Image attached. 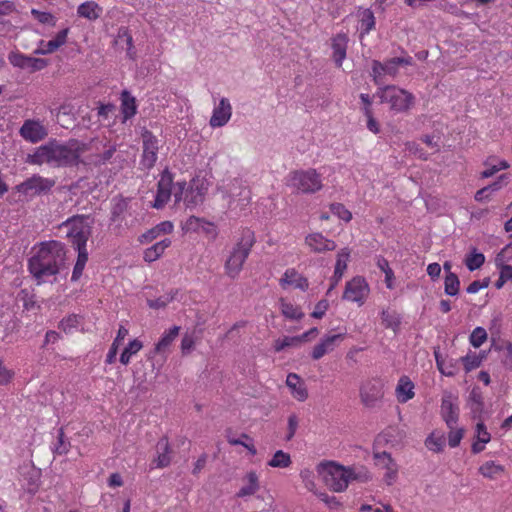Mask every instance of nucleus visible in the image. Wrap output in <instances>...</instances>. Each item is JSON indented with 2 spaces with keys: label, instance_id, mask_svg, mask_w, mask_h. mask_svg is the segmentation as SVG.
<instances>
[{
  "label": "nucleus",
  "instance_id": "f257e3e1",
  "mask_svg": "<svg viewBox=\"0 0 512 512\" xmlns=\"http://www.w3.org/2000/svg\"><path fill=\"white\" fill-rule=\"evenodd\" d=\"M85 146L82 141L70 139L67 142L50 141L28 154L26 162L34 165L48 164L52 167L76 166L81 163Z\"/></svg>",
  "mask_w": 512,
  "mask_h": 512
},
{
  "label": "nucleus",
  "instance_id": "f03ea898",
  "mask_svg": "<svg viewBox=\"0 0 512 512\" xmlns=\"http://www.w3.org/2000/svg\"><path fill=\"white\" fill-rule=\"evenodd\" d=\"M65 247L59 241L41 243L35 254L29 260V271L38 283L47 281L58 274L60 266L65 261Z\"/></svg>",
  "mask_w": 512,
  "mask_h": 512
},
{
  "label": "nucleus",
  "instance_id": "7ed1b4c3",
  "mask_svg": "<svg viewBox=\"0 0 512 512\" xmlns=\"http://www.w3.org/2000/svg\"><path fill=\"white\" fill-rule=\"evenodd\" d=\"M317 472L327 487L334 492H343L352 481L367 482L371 475L363 467H344L335 462H321Z\"/></svg>",
  "mask_w": 512,
  "mask_h": 512
},
{
  "label": "nucleus",
  "instance_id": "20e7f679",
  "mask_svg": "<svg viewBox=\"0 0 512 512\" xmlns=\"http://www.w3.org/2000/svg\"><path fill=\"white\" fill-rule=\"evenodd\" d=\"M254 243V233L249 229L243 230L224 265L225 273L230 278H236L239 275Z\"/></svg>",
  "mask_w": 512,
  "mask_h": 512
},
{
  "label": "nucleus",
  "instance_id": "39448f33",
  "mask_svg": "<svg viewBox=\"0 0 512 512\" xmlns=\"http://www.w3.org/2000/svg\"><path fill=\"white\" fill-rule=\"evenodd\" d=\"M85 146L81 163L85 165L101 166L111 160L117 150V144L106 137H95L88 142L82 141Z\"/></svg>",
  "mask_w": 512,
  "mask_h": 512
},
{
  "label": "nucleus",
  "instance_id": "423d86ee",
  "mask_svg": "<svg viewBox=\"0 0 512 512\" xmlns=\"http://www.w3.org/2000/svg\"><path fill=\"white\" fill-rule=\"evenodd\" d=\"M208 188L209 183L204 178H194L188 188H186L185 182H177L174 184L175 202L183 200L187 208H194L203 203Z\"/></svg>",
  "mask_w": 512,
  "mask_h": 512
},
{
  "label": "nucleus",
  "instance_id": "0eeeda50",
  "mask_svg": "<svg viewBox=\"0 0 512 512\" xmlns=\"http://www.w3.org/2000/svg\"><path fill=\"white\" fill-rule=\"evenodd\" d=\"M376 96L381 103L388 104L390 109L396 113L408 111L415 101L412 93L395 85L378 88Z\"/></svg>",
  "mask_w": 512,
  "mask_h": 512
},
{
  "label": "nucleus",
  "instance_id": "6e6552de",
  "mask_svg": "<svg viewBox=\"0 0 512 512\" xmlns=\"http://www.w3.org/2000/svg\"><path fill=\"white\" fill-rule=\"evenodd\" d=\"M286 185L306 194L315 193L323 187L321 175L315 169L290 172L286 177Z\"/></svg>",
  "mask_w": 512,
  "mask_h": 512
},
{
  "label": "nucleus",
  "instance_id": "1a4fd4ad",
  "mask_svg": "<svg viewBox=\"0 0 512 512\" xmlns=\"http://www.w3.org/2000/svg\"><path fill=\"white\" fill-rule=\"evenodd\" d=\"M62 227L66 229V236L75 249L86 248L87 241L91 235V222L88 217H72L65 221Z\"/></svg>",
  "mask_w": 512,
  "mask_h": 512
},
{
  "label": "nucleus",
  "instance_id": "9d476101",
  "mask_svg": "<svg viewBox=\"0 0 512 512\" xmlns=\"http://www.w3.org/2000/svg\"><path fill=\"white\" fill-rule=\"evenodd\" d=\"M385 380L381 377H371L364 380L359 388L361 403L366 408L380 405L385 395Z\"/></svg>",
  "mask_w": 512,
  "mask_h": 512
},
{
  "label": "nucleus",
  "instance_id": "9b49d317",
  "mask_svg": "<svg viewBox=\"0 0 512 512\" xmlns=\"http://www.w3.org/2000/svg\"><path fill=\"white\" fill-rule=\"evenodd\" d=\"M411 57H395L384 61L383 63L373 60L371 66V76L377 85L382 84L384 76L395 77L399 72V67L403 65H410Z\"/></svg>",
  "mask_w": 512,
  "mask_h": 512
},
{
  "label": "nucleus",
  "instance_id": "f8f14e48",
  "mask_svg": "<svg viewBox=\"0 0 512 512\" xmlns=\"http://www.w3.org/2000/svg\"><path fill=\"white\" fill-rule=\"evenodd\" d=\"M223 197L229 200L230 206L242 207L248 204L251 198L249 188L241 179H232L221 187Z\"/></svg>",
  "mask_w": 512,
  "mask_h": 512
},
{
  "label": "nucleus",
  "instance_id": "ddd939ff",
  "mask_svg": "<svg viewBox=\"0 0 512 512\" xmlns=\"http://www.w3.org/2000/svg\"><path fill=\"white\" fill-rule=\"evenodd\" d=\"M370 294V287L362 276H355L345 285L342 298L362 306Z\"/></svg>",
  "mask_w": 512,
  "mask_h": 512
},
{
  "label": "nucleus",
  "instance_id": "4468645a",
  "mask_svg": "<svg viewBox=\"0 0 512 512\" xmlns=\"http://www.w3.org/2000/svg\"><path fill=\"white\" fill-rule=\"evenodd\" d=\"M55 185L51 178H45L40 175H33L21 184L17 185V191L25 197L32 198L36 195L48 192Z\"/></svg>",
  "mask_w": 512,
  "mask_h": 512
},
{
  "label": "nucleus",
  "instance_id": "2eb2a0df",
  "mask_svg": "<svg viewBox=\"0 0 512 512\" xmlns=\"http://www.w3.org/2000/svg\"><path fill=\"white\" fill-rule=\"evenodd\" d=\"M440 414L448 428H452L457 424L459 418V405L458 396L456 394L450 391L443 392Z\"/></svg>",
  "mask_w": 512,
  "mask_h": 512
},
{
  "label": "nucleus",
  "instance_id": "dca6fc26",
  "mask_svg": "<svg viewBox=\"0 0 512 512\" xmlns=\"http://www.w3.org/2000/svg\"><path fill=\"white\" fill-rule=\"evenodd\" d=\"M182 230L186 233H202L209 239H216L218 235L217 227L214 223L205 220L204 218L190 216L183 224Z\"/></svg>",
  "mask_w": 512,
  "mask_h": 512
},
{
  "label": "nucleus",
  "instance_id": "f3484780",
  "mask_svg": "<svg viewBox=\"0 0 512 512\" xmlns=\"http://www.w3.org/2000/svg\"><path fill=\"white\" fill-rule=\"evenodd\" d=\"M143 138V153L141 165L146 169H151L156 161L159 150L158 139L151 132L145 131L142 134Z\"/></svg>",
  "mask_w": 512,
  "mask_h": 512
},
{
  "label": "nucleus",
  "instance_id": "a211bd4d",
  "mask_svg": "<svg viewBox=\"0 0 512 512\" xmlns=\"http://www.w3.org/2000/svg\"><path fill=\"white\" fill-rule=\"evenodd\" d=\"M174 194V185L172 174L165 170L158 181L157 192L153 207L156 209L163 208L169 201L171 194Z\"/></svg>",
  "mask_w": 512,
  "mask_h": 512
},
{
  "label": "nucleus",
  "instance_id": "6ab92c4d",
  "mask_svg": "<svg viewBox=\"0 0 512 512\" xmlns=\"http://www.w3.org/2000/svg\"><path fill=\"white\" fill-rule=\"evenodd\" d=\"M19 133L24 140L30 143L40 142L48 134L47 129L41 123V121L34 119H28L24 121L19 130Z\"/></svg>",
  "mask_w": 512,
  "mask_h": 512
},
{
  "label": "nucleus",
  "instance_id": "aec40b11",
  "mask_svg": "<svg viewBox=\"0 0 512 512\" xmlns=\"http://www.w3.org/2000/svg\"><path fill=\"white\" fill-rule=\"evenodd\" d=\"M232 117V106L228 98L222 97L217 105L214 106L209 125L212 128L225 126Z\"/></svg>",
  "mask_w": 512,
  "mask_h": 512
},
{
  "label": "nucleus",
  "instance_id": "412c9836",
  "mask_svg": "<svg viewBox=\"0 0 512 512\" xmlns=\"http://www.w3.org/2000/svg\"><path fill=\"white\" fill-rule=\"evenodd\" d=\"M8 60L10 64L14 67H18L21 69L28 68L32 71L42 70L48 64L45 59L30 57L20 52L14 51L8 54Z\"/></svg>",
  "mask_w": 512,
  "mask_h": 512
},
{
  "label": "nucleus",
  "instance_id": "4be33fe9",
  "mask_svg": "<svg viewBox=\"0 0 512 512\" xmlns=\"http://www.w3.org/2000/svg\"><path fill=\"white\" fill-rule=\"evenodd\" d=\"M345 333L325 335L320 342L314 346L311 357L313 360H319L326 354L332 352L335 347L344 340Z\"/></svg>",
  "mask_w": 512,
  "mask_h": 512
},
{
  "label": "nucleus",
  "instance_id": "5701e85b",
  "mask_svg": "<svg viewBox=\"0 0 512 512\" xmlns=\"http://www.w3.org/2000/svg\"><path fill=\"white\" fill-rule=\"evenodd\" d=\"M279 285L283 289L292 287L301 291H306L309 288L308 279L294 268H289L284 272L279 280Z\"/></svg>",
  "mask_w": 512,
  "mask_h": 512
},
{
  "label": "nucleus",
  "instance_id": "b1692460",
  "mask_svg": "<svg viewBox=\"0 0 512 512\" xmlns=\"http://www.w3.org/2000/svg\"><path fill=\"white\" fill-rule=\"evenodd\" d=\"M376 465L385 469L384 480L388 485L395 482L397 478L398 468L391 455L387 452H378L374 454Z\"/></svg>",
  "mask_w": 512,
  "mask_h": 512
},
{
  "label": "nucleus",
  "instance_id": "393cba45",
  "mask_svg": "<svg viewBox=\"0 0 512 512\" xmlns=\"http://www.w3.org/2000/svg\"><path fill=\"white\" fill-rule=\"evenodd\" d=\"M305 244L315 253L333 251L336 248V243L333 240L326 238L319 232L308 234L305 237Z\"/></svg>",
  "mask_w": 512,
  "mask_h": 512
},
{
  "label": "nucleus",
  "instance_id": "a878e982",
  "mask_svg": "<svg viewBox=\"0 0 512 512\" xmlns=\"http://www.w3.org/2000/svg\"><path fill=\"white\" fill-rule=\"evenodd\" d=\"M286 386L294 399L304 402L308 399V389L303 379L296 373H289L286 377Z\"/></svg>",
  "mask_w": 512,
  "mask_h": 512
},
{
  "label": "nucleus",
  "instance_id": "bb28decb",
  "mask_svg": "<svg viewBox=\"0 0 512 512\" xmlns=\"http://www.w3.org/2000/svg\"><path fill=\"white\" fill-rule=\"evenodd\" d=\"M467 408L472 418L475 420H483L485 414L484 399L479 388H473L467 399Z\"/></svg>",
  "mask_w": 512,
  "mask_h": 512
},
{
  "label": "nucleus",
  "instance_id": "cd10ccee",
  "mask_svg": "<svg viewBox=\"0 0 512 512\" xmlns=\"http://www.w3.org/2000/svg\"><path fill=\"white\" fill-rule=\"evenodd\" d=\"M180 326L174 325L165 330L161 335L159 341L155 344L153 354L166 355L173 342L176 340L180 333Z\"/></svg>",
  "mask_w": 512,
  "mask_h": 512
},
{
  "label": "nucleus",
  "instance_id": "c85d7f7f",
  "mask_svg": "<svg viewBox=\"0 0 512 512\" xmlns=\"http://www.w3.org/2000/svg\"><path fill=\"white\" fill-rule=\"evenodd\" d=\"M414 383L408 376H401L395 388V395L399 403H407L415 396Z\"/></svg>",
  "mask_w": 512,
  "mask_h": 512
},
{
  "label": "nucleus",
  "instance_id": "c756f323",
  "mask_svg": "<svg viewBox=\"0 0 512 512\" xmlns=\"http://www.w3.org/2000/svg\"><path fill=\"white\" fill-rule=\"evenodd\" d=\"M103 8L95 1H86L77 8V15L89 21H96L101 17Z\"/></svg>",
  "mask_w": 512,
  "mask_h": 512
},
{
  "label": "nucleus",
  "instance_id": "7c9ffc66",
  "mask_svg": "<svg viewBox=\"0 0 512 512\" xmlns=\"http://www.w3.org/2000/svg\"><path fill=\"white\" fill-rule=\"evenodd\" d=\"M348 38L345 34H337L332 39L333 59L338 67L342 66L346 58Z\"/></svg>",
  "mask_w": 512,
  "mask_h": 512
},
{
  "label": "nucleus",
  "instance_id": "2f4dec72",
  "mask_svg": "<svg viewBox=\"0 0 512 512\" xmlns=\"http://www.w3.org/2000/svg\"><path fill=\"white\" fill-rule=\"evenodd\" d=\"M475 433L476 441L472 445V451L477 454L482 452L485 448V445L490 442L491 435L484 425L483 420H478Z\"/></svg>",
  "mask_w": 512,
  "mask_h": 512
},
{
  "label": "nucleus",
  "instance_id": "473e14b6",
  "mask_svg": "<svg viewBox=\"0 0 512 512\" xmlns=\"http://www.w3.org/2000/svg\"><path fill=\"white\" fill-rule=\"evenodd\" d=\"M156 450H157V457L155 459L156 466L158 468L167 467L171 462V456H170L171 450H170L169 441L166 437H163L158 441V443L156 445Z\"/></svg>",
  "mask_w": 512,
  "mask_h": 512
},
{
  "label": "nucleus",
  "instance_id": "72a5a7b5",
  "mask_svg": "<svg viewBox=\"0 0 512 512\" xmlns=\"http://www.w3.org/2000/svg\"><path fill=\"white\" fill-rule=\"evenodd\" d=\"M171 245V240L163 239L144 251L143 258L146 262H154L159 259L165 250Z\"/></svg>",
  "mask_w": 512,
  "mask_h": 512
},
{
  "label": "nucleus",
  "instance_id": "f704fd0d",
  "mask_svg": "<svg viewBox=\"0 0 512 512\" xmlns=\"http://www.w3.org/2000/svg\"><path fill=\"white\" fill-rule=\"evenodd\" d=\"M121 112L123 114V122L132 118L137 112L135 97L128 91H123L121 94Z\"/></svg>",
  "mask_w": 512,
  "mask_h": 512
},
{
  "label": "nucleus",
  "instance_id": "c9c22d12",
  "mask_svg": "<svg viewBox=\"0 0 512 512\" xmlns=\"http://www.w3.org/2000/svg\"><path fill=\"white\" fill-rule=\"evenodd\" d=\"M279 309L281 314L288 320H300L304 316L300 307L288 302L286 299L281 298L279 300Z\"/></svg>",
  "mask_w": 512,
  "mask_h": 512
},
{
  "label": "nucleus",
  "instance_id": "e433bc0d",
  "mask_svg": "<svg viewBox=\"0 0 512 512\" xmlns=\"http://www.w3.org/2000/svg\"><path fill=\"white\" fill-rule=\"evenodd\" d=\"M350 258V250L348 248H343L337 253V259L334 269V278H336V282H339L343 277L348 261Z\"/></svg>",
  "mask_w": 512,
  "mask_h": 512
},
{
  "label": "nucleus",
  "instance_id": "4c0bfd02",
  "mask_svg": "<svg viewBox=\"0 0 512 512\" xmlns=\"http://www.w3.org/2000/svg\"><path fill=\"white\" fill-rule=\"evenodd\" d=\"M128 329L122 325H120L118 331H117V335L107 353V356H106V360L105 362L107 364H112L115 362L116 360V355L118 353V348L120 346V344L122 343V341L125 339V337L128 335Z\"/></svg>",
  "mask_w": 512,
  "mask_h": 512
},
{
  "label": "nucleus",
  "instance_id": "58836bf2",
  "mask_svg": "<svg viewBox=\"0 0 512 512\" xmlns=\"http://www.w3.org/2000/svg\"><path fill=\"white\" fill-rule=\"evenodd\" d=\"M425 446L432 452L439 453L445 446V436L443 432L433 431L425 440Z\"/></svg>",
  "mask_w": 512,
  "mask_h": 512
},
{
  "label": "nucleus",
  "instance_id": "ea45409f",
  "mask_svg": "<svg viewBox=\"0 0 512 512\" xmlns=\"http://www.w3.org/2000/svg\"><path fill=\"white\" fill-rule=\"evenodd\" d=\"M143 348V343L139 339L131 340L124 348L120 355V362L123 365H128L132 356L136 355Z\"/></svg>",
  "mask_w": 512,
  "mask_h": 512
},
{
  "label": "nucleus",
  "instance_id": "a19ab883",
  "mask_svg": "<svg viewBox=\"0 0 512 512\" xmlns=\"http://www.w3.org/2000/svg\"><path fill=\"white\" fill-rule=\"evenodd\" d=\"M78 252V257L72 272L71 280L77 281L82 276L83 270L86 266V263L88 261V252L87 248H79L76 249Z\"/></svg>",
  "mask_w": 512,
  "mask_h": 512
},
{
  "label": "nucleus",
  "instance_id": "79ce46f5",
  "mask_svg": "<svg viewBox=\"0 0 512 512\" xmlns=\"http://www.w3.org/2000/svg\"><path fill=\"white\" fill-rule=\"evenodd\" d=\"M485 169L481 172L482 178H490L497 172L508 168V163L504 160L490 159L485 162Z\"/></svg>",
  "mask_w": 512,
  "mask_h": 512
},
{
  "label": "nucleus",
  "instance_id": "37998d69",
  "mask_svg": "<svg viewBox=\"0 0 512 512\" xmlns=\"http://www.w3.org/2000/svg\"><path fill=\"white\" fill-rule=\"evenodd\" d=\"M301 345V337L297 336H284L278 338L273 343V349L275 352H282L287 348L299 347Z\"/></svg>",
  "mask_w": 512,
  "mask_h": 512
},
{
  "label": "nucleus",
  "instance_id": "c03bdc74",
  "mask_svg": "<svg viewBox=\"0 0 512 512\" xmlns=\"http://www.w3.org/2000/svg\"><path fill=\"white\" fill-rule=\"evenodd\" d=\"M291 464L292 460L290 454L283 450H277L267 463V465L272 468H288Z\"/></svg>",
  "mask_w": 512,
  "mask_h": 512
},
{
  "label": "nucleus",
  "instance_id": "a18cd8bd",
  "mask_svg": "<svg viewBox=\"0 0 512 512\" xmlns=\"http://www.w3.org/2000/svg\"><path fill=\"white\" fill-rule=\"evenodd\" d=\"M245 479L247 484H245L238 492L239 497L253 495L259 488L258 476L255 472H249Z\"/></svg>",
  "mask_w": 512,
  "mask_h": 512
},
{
  "label": "nucleus",
  "instance_id": "49530a36",
  "mask_svg": "<svg viewBox=\"0 0 512 512\" xmlns=\"http://www.w3.org/2000/svg\"><path fill=\"white\" fill-rule=\"evenodd\" d=\"M434 356L437 368L442 375L452 377L456 374L452 360L446 361L438 351H434Z\"/></svg>",
  "mask_w": 512,
  "mask_h": 512
},
{
  "label": "nucleus",
  "instance_id": "de8ad7c7",
  "mask_svg": "<svg viewBox=\"0 0 512 512\" xmlns=\"http://www.w3.org/2000/svg\"><path fill=\"white\" fill-rule=\"evenodd\" d=\"M361 36L368 34L375 26V17L371 10L365 9L360 13Z\"/></svg>",
  "mask_w": 512,
  "mask_h": 512
},
{
  "label": "nucleus",
  "instance_id": "09e8293b",
  "mask_svg": "<svg viewBox=\"0 0 512 512\" xmlns=\"http://www.w3.org/2000/svg\"><path fill=\"white\" fill-rule=\"evenodd\" d=\"M459 288L460 281L458 276L453 272L447 273L444 281L445 293L450 296H455L459 293Z\"/></svg>",
  "mask_w": 512,
  "mask_h": 512
},
{
  "label": "nucleus",
  "instance_id": "8fccbe9b",
  "mask_svg": "<svg viewBox=\"0 0 512 512\" xmlns=\"http://www.w3.org/2000/svg\"><path fill=\"white\" fill-rule=\"evenodd\" d=\"M479 472L486 478L494 479L503 472V467L494 461H487L480 466Z\"/></svg>",
  "mask_w": 512,
  "mask_h": 512
},
{
  "label": "nucleus",
  "instance_id": "3c124183",
  "mask_svg": "<svg viewBox=\"0 0 512 512\" xmlns=\"http://www.w3.org/2000/svg\"><path fill=\"white\" fill-rule=\"evenodd\" d=\"M487 337L488 335L486 330L483 327L478 326L471 332L469 341L474 348H479L486 342Z\"/></svg>",
  "mask_w": 512,
  "mask_h": 512
},
{
  "label": "nucleus",
  "instance_id": "603ef678",
  "mask_svg": "<svg viewBox=\"0 0 512 512\" xmlns=\"http://www.w3.org/2000/svg\"><path fill=\"white\" fill-rule=\"evenodd\" d=\"M81 324V318L78 315H69L60 322V328L65 333H72L77 330Z\"/></svg>",
  "mask_w": 512,
  "mask_h": 512
},
{
  "label": "nucleus",
  "instance_id": "864d4df0",
  "mask_svg": "<svg viewBox=\"0 0 512 512\" xmlns=\"http://www.w3.org/2000/svg\"><path fill=\"white\" fill-rule=\"evenodd\" d=\"M70 442L65 439L63 428L58 431L57 442L53 446V452L59 455L68 453L70 449Z\"/></svg>",
  "mask_w": 512,
  "mask_h": 512
},
{
  "label": "nucleus",
  "instance_id": "5fc2aeb1",
  "mask_svg": "<svg viewBox=\"0 0 512 512\" xmlns=\"http://www.w3.org/2000/svg\"><path fill=\"white\" fill-rule=\"evenodd\" d=\"M382 323L386 328L396 330L400 325V319L395 312L383 310L381 313Z\"/></svg>",
  "mask_w": 512,
  "mask_h": 512
},
{
  "label": "nucleus",
  "instance_id": "6e6d98bb",
  "mask_svg": "<svg viewBox=\"0 0 512 512\" xmlns=\"http://www.w3.org/2000/svg\"><path fill=\"white\" fill-rule=\"evenodd\" d=\"M485 261V257L482 253L472 252L465 259V264L470 271L479 269Z\"/></svg>",
  "mask_w": 512,
  "mask_h": 512
},
{
  "label": "nucleus",
  "instance_id": "4d7b16f0",
  "mask_svg": "<svg viewBox=\"0 0 512 512\" xmlns=\"http://www.w3.org/2000/svg\"><path fill=\"white\" fill-rule=\"evenodd\" d=\"M500 189V184L499 182H495L491 185H488L480 190H478L476 193H475V200L478 201V202H482V201H485V200H488L490 198V195L493 193V192H496Z\"/></svg>",
  "mask_w": 512,
  "mask_h": 512
},
{
  "label": "nucleus",
  "instance_id": "13d9d810",
  "mask_svg": "<svg viewBox=\"0 0 512 512\" xmlns=\"http://www.w3.org/2000/svg\"><path fill=\"white\" fill-rule=\"evenodd\" d=\"M330 210L333 215L337 216L345 222H349L352 219L351 212L341 203H333L330 206Z\"/></svg>",
  "mask_w": 512,
  "mask_h": 512
},
{
  "label": "nucleus",
  "instance_id": "bf43d9fd",
  "mask_svg": "<svg viewBox=\"0 0 512 512\" xmlns=\"http://www.w3.org/2000/svg\"><path fill=\"white\" fill-rule=\"evenodd\" d=\"M31 14L38 22H40L42 24H48L51 26H55V24H56V18L49 12L32 9Z\"/></svg>",
  "mask_w": 512,
  "mask_h": 512
},
{
  "label": "nucleus",
  "instance_id": "052dcab7",
  "mask_svg": "<svg viewBox=\"0 0 512 512\" xmlns=\"http://www.w3.org/2000/svg\"><path fill=\"white\" fill-rule=\"evenodd\" d=\"M499 351L503 354V364L512 370V342L506 341L500 347Z\"/></svg>",
  "mask_w": 512,
  "mask_h": 512
},
{
  "label": "nucleus",
  "instance_id": "680f3d73",
  "mask_svg": "<svg viewBox=\"0 0 512 512\" xmlns=\"http://www.w3.org/2000/svg\"><path fill=\"white\" fill-rule=\"evenodd\" d=\"M128 203L125 199H114L112 207V220L117 221L121 215L127 210Z\"/></svg>",
  "mask_w": 512,
  "mask_h": 512
},
{
  "label": "nucleus",
  "instance_id": "e2e57ef3",
  "mask_svg": "<svg viewBox=\"0 0 512 512\" xmlns=\"http://www.w3.org/2000/svg\"><path fill=\"white\" fill-rule=\"evenodd\" d=\"M461 360L466 372H470L481 365V358L476 354L466 355Z\"/></svg>",
  "mask_w": 512,
  "mask_h": 512
},
{
  "label": "nucleus",
  "instance_id": "0e129e2a",
  "mask_svg": "<svg viewBox=\"0 0 512 512\" xmlns=\"http://www.w3.org/2000/svg\"><path fill=\"white\" fill-rule=\"evenodd\" d=\"M300 477H301L305 487L309 491H312V492H314L316 494L317 493L316 492V484H315V481H314L313 471H311L309 469H303L300 472Z\"/></svg>",
  "mask_w": 512,
  "mask_h": 512
},
{
  "label": "nucleus",
  "instance_id": "69168bd1",
  "mask_svg": "<svg viewBox=\"0 0 512 512\" xmlns=\"http://www.w3.org/2000/svg\"><path fill=\"white\" fill-rule=\"evenodd\" d=\"M512 259V243L507 244L496 256V265L506 264Z\"/></svg>",
  "mask_w": 512,
  "mask_h": 512
},
{
  "label": "nucleus",
  "instance_id": "338daca9",
  "mask_svg": "<svg viewBox=\"0 0 512 512\" xmlns=\"http://www.w3.org/2000/svg\"><path fill=\"white\" fill-rule=\"evenodd\" d=\"M449 434H448V443L450 447L454 448L457 447L463 438V430L462 429H456L455 426L452 428H449Z\"/></svg>",
  "mask_w": 512,
  "mask_h": 512
},
{
  "label": "nucleus",
  "instance_id": "774afa93",
  "mask_svg": "<svg viewBox=\"0 0 512 512\" xmlns=\"http://www.w3.org/2000/svg\"><path fill=\"white\" fill-rule=\"evenodd\" d=\"M195 346L194 336L191 334H185L181 340V352L183 355L189 354Z\"/></svg>",
  "mask_w": 512,
  "mask_h": 512
}]
</instances>
